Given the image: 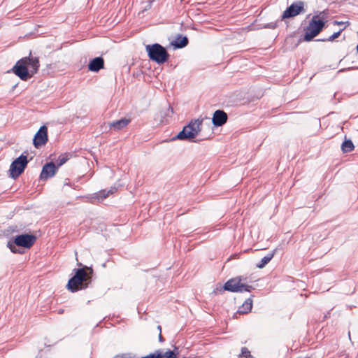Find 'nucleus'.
Returning <instances> with one entry per match:
<instances>
[{"label":"nucleus","instance_id":"f257e3e1","mask_svg":"<svg viewBox=\"0 0 358 358\" xmlns=\"http://www.w3.org/2000/svg\"><path fill=\"white\" fill-rule=\"evenodd\" d=\"M75 275L69 280L67 289L71 292L86 289L92 282L93 269L85 266L83 268L74 269Z\"/></svg>","mask_w":358,"mask_h":358},{"label":"nucleus","instance_id":"aec40b11","mask_svg":"<svg viewBox=\"0 0 358 358\" xmlns=\"http://www.w3.org/2000/svg\"><path fill=\"white\" fill-rule=\"evenodd\" d=\"M275 251L268 253L261 259L260 262L257 264V266L259 268H264L273 259Z\"/></svg>","mask_w":358,"mask_h":358},{"label":"nucleus","instance_id":"f03ea898","mask_svg":"<svg viewBox=\"0 0 358 358\" xmlns=\"http://www.w3.org/2000/svg\"><path fill=\"white\" fill-rule=\"evenodd\" d=\"M203 119L192 120L173 139L187 140L195 138L201 131Z\"/></svg>","mask_w":358,"mask_h":358},{"label":"nucleus","instance_id":"6e6552de","mask_svg":"<svg viewBox=\"0 0 358 358\" xmlns=\"http://www.w3.org/2000/svg\"><path fill=\"white\" fill-rule=\"evenodd\" d=\"M27 60L28 59L24 57L20 59L13 68L14 73L24 81H27L32 77L28 69L27 64Z\"/></svg>","mask_w":358,"mask_h":358},{"label":"nucleus","instance_id":"a211bd4d","mask_svg":"<svg viewBox=\"0 0 358 358\" xmlns=\"http://www.w3.org/2000/svg\"><path fill=\"white\" fill-rule=\"evenodd\" d=\"M117 191V188L111 187L109 189H102L96 194V198L98 199L103 200L109 195L113 194Z\"/></svg>","mask_w":358,"mask_h":358},{"label":"nucleus","instance_id":"20e7f679","mask_svg":"<svg viewBox=\"0 0 358 358\" xmlns=\"http://www.w3.org/2000/svg\"><path fill=\"white\" fill-rule=\"evenodd\" d=\"M241 280V278L239 277L230 279L226 282L223 287H219L214 289L213 292L217 294L225 290L232 292H250L252 289V287L242 283Z\"/></svg>","mask_w":358,"mask_h":358},{"label":"nucleus","instance_id":"7ed1b4c3","mask_svg":"<svg viewBox=\"0 0 358 358\" xmlns=\"http://www.w3.org/2000/svg\"><path fill=\"white\" fill-rule=\"evenodd\" d=\"M145 50L150 59L157 64H164L169 59V54L167 50L159 43L146 45Z\"/></svg>","mask_w":358,"mask_h":358},{"label":"nucleus","instance_id":"6ab92c4d","mask_svg":"<svg viewBox=\"0 0 358 358\" xmlns=\"http://www.w3.org/2000/svg\"><path fill=\"white\" fill-rule=\"evenodd\" d=\"M252 301L250 299H248L243 303L242 306L239 308L238 313H248L252 310Z\"/></svg>","mask_w":358,"mask_h":358},{"label":"nucleus","instance_id":"cd10ccee","mask_svg":"<svg viewBox=\"0 0 358 358\" xmlns=\"http://www.w3.org/2000/svg\"><path fill=\"white\" fill-rule=\"evenodd\" d=\"M157 329H158V330H159V331L161 332V331H162V327H161V326H158V327H157Z\"/></svg>","mask_w":358,"mask_h":358},{"label":"nucleus","instance_id":"1a4fd4ad","mask_svg":"<svg viewBox=\"0 0 358 358\" xmlns=\"http://www.w3.org/2000/svg\"><path fill=\"white\" fill-rule=\"evenodd\" d=\"M304 11V3L301 1L291 4L283 12L282 19L293 17Z\"/></svg>","mask_w":358,"mask_h":358},{"label":"nucleus","instance_id":"412c9836","mask_svg":"<svg viewBox=\"0 0 358 358\" xmlns=\"http://www.w3.org/2000/svg\"><path fill=\"white\" fill-rule=\"evenodd\" d=\"M355 148L354 144L351 140H345L341 145V149L343 152H350Z\"/></svg>","mask_w":358,"mask_h":358},{"label":"nucleus","instance_id":"393cba45","mask_svg":"<svg viewBox=\"0 0 358 358\" xmlns=\"http://www.w3.org/2000/svg\"><path fill=\"white\" fill-rule=\"evenodd\" d=\"M159 340L161 342H162L164 341L163 337H162L161 333H159Z\"/></svg>","mask_w":358,"mask_h":358},{"label":"nucleus","instance_id":"a878e982","mask_svg":"<svg viewBox=\"0 0 358 358\" xmlns=\"http://www.w3.org/2000/svg\"><path fill=\"white\" fill-rule=\"evenodd\" d=\"M64 309H59L57 310L58 314H62L64 313Z\"/></svg>","mask_w":358,"mask_h":358},{"label":"nucleus","instance_id":"5701e85b","mask_svg":"<svg viewBox=\"0 0 358 358\" xmlns=\"http://www.w3.org/2000/svg\"><path fill=\"white\" fill-rule=\"evenodd\" d=\"M341 31L342 30H340L337 32L334 33L331 36H329V38L327 39V41H332L335 40L336 38H337L341 35Z\"/></svg>","mask_w":358,"mask_h":358},{"label":"nucleus","instance_id":"39448f33","mask_svg":"<svg viewBox=\"0 0 358 358\" xmlns=\"http://www.w3.org/2000/svg\"><path fill=\"white\" fill-rule=\"evenodd\" d=\"M36 237L34 235L22 234L17 236L13 241L8 242V247L13 253H21L17 247L20 246L24 248H30L35 243Z\"/></svg>","mask_w":358,"mask_h":358},{"label":"nucleus","instance_id":"423d86ee","mask_svg":"<svg viewBox=\"0 0 358 358\" xmlns=\"http://www.w3.org/2000/svg\"><path fill=\"white\" fill-rule=\"evenodd\" d=\"M325 26V22L320 19V15H313L308 25L305 29L303 39L305 41H310L317 36Z\"/></svg>","mask_w":358,"mask_h":358},{"label":"nucleus","instance_id":"ddd939ff","mask_svg":"<svg viewBox=\"0 0 358 358\" xmlns=\"http://www.w3.org/2000/svg\"><path fill=\"white\" fill-rule=\"evenodd\" d=\"M24 58L27 59V64L28 66V69L31 73V76L36 74L39 69L40 63L38 57H31V53H29L28 57H25Z\"/></svg>","mask_w":358,"mask_h":358},{"label":"nucleus","instance_id":"dca6fc26","mask_svg":"<svg viewBox=\"0 0 358 358\" xmlns=\"http://www.w3.org/2000/svg\"><path fill=\"white\" fill-rule=\"evenodd\" d=\"M104 66V61L102 57H96L93 59L88 65L90 71L93 72H97L100 69H103Z\"/></svg>","mask_w":358,"mask_h":358},{"label":"nucleus","instance_id":"0eeeda50","mask_svg":"<svg viewBox=\"0 0 358 358\" xmlns=\"http://www.w3.org/2000/svg\"><path fill=\"white\" fill-rule=\"evenodd\" d=\"M27 164V157L21 155L11 163L9 169L10 176L13 179L18 178L23 173Z\"/></svg>","mask_w":358,"mask_h":358},{"label":"nucleus","instance_id":"9d476101","mask_svg":"<svg viewBox=\"0 0 358 358\" xmlns=\"http://www.w3.org/2000/svg\"><path fill=\"white\" fill-rule=\"evenodd\" d=\"M48 141V128L42 126L34 136L33 143L35 148H38L44 145Z\"/></svg>","mask_w":358,"mask_h":358},{"label":"nucleus","instance_id":"4be33fe9","mask_svg":"<svg viewBox=\"0 0 358 358\" xmlns=\"http://www.w3.org/2000/svg\"><path fill=\"white\" fill-rule=\"evenodd\" d=\"M238 358H252V356L250 354V352L245 347L242 348L241 353L239 355Z\"/></svg>","mask_w":358,"mask_h":358},{"label":"nucleus","instance_id":"9b49d317","mask_svg":"<svg viewBox=\"0 0 358 358\" xmlns=\"http://www.w3.org/2000/svg\"><path fill=\"white\" fill-rule=\"evenodd\" d=\"M57 170V167L53 162L47 163L45 164L42 169L40 178L41 180H46L49 178L54 176L56 171Z\"/></svg>","mask_w":358,"mask_h":358},{"label":"nucleus","instance_id":"bb28decb","mask_svg":"<svg viewBox=\"0 0 358 358\" xmlns=\"http://www.w3.org/2000/svg\"><path fill=\"white\" fill-rule=\"evenodd\" d=\"M334 24H338V25H341V24H343V22H338V21H335V22H334Z\"/></svg>","mask_w":358,"mask_h":358},{"label":"nucleus","instance_id":"f3484780","mask_svg":"<svg viewBox=\"0 0 358 358\" xmlns=\"http://www.w3.org/2000/svg\"><path fill=\"white\" fill-rule=\"evenodd\" d=\"M171 44L176 48H182L188 44V38L186 36L179 35Z\"/></svg>","mask_w":358,"mask_h":358},{"label":"nucleus","instance_id":"c85d7f7f","mask_svg":"<svg viewBox=\"0 0 358 358\" xmlns=\"http://www.w3.org/2000/svg\"><path fill=\"white\" fill-rule=\"evenodd\" d=\"M114 358H124V357H122V356H116V357H114Z\"/></svg>","mask_w":358,"mask_h":358},{"label":"nucleus","instance_id":"2eb2a0df","mask_svg":"<svg viewBox=\"0 0 358 358\" xmlns=\"http://www.w3.org/2000/svg\"><path fill=\"white\" fill-rule=\"evenodd\" d=\"M130 119L122 118L121 120L110 122L108 125L110 129H113L114 131H120L125 128L130 123Z\"/></svg>","mask_w":358,"mask_h":358},{"label":"nucleus","instance_id":"4468645a","mask_svg":"<svg viewBox=\"0 0 358 358\" xmlns=\"http://www.w3.org/2000/svg\"><path fill=\"white\" fill-rule=\"evenodd\" d=\"M178 353L174 351L169 350L164 353H162L159 350L155 351L154 353L150 354L142 358H177Z\"/></svg>","mask_w":358,"mask_h":358},{"label":"nucleus","instance_id":"b1692460","mask_svg":"<svg viewBox=\"0 0 358 358\" xmlns=\"http://www.w3.org/2000/svg\"><path fill=\"white\" fill-rule=\"evenodd\" d=\"M68 158L65 156H59L57 160L58 166H62L64 164Z\"/></svg>","mask_w":358,"mask_h":358},{"label":"nucleus","instance_id":"f8f14e48","mask_svg":"<svg viewBox=\"0 0 358 358\" xmlns=\"http://www.w3.org/2000/svg\"><path fill=\"white\" fill-rule=\"evenodd\" d=\"M227 114L224 110H217L213 114L212 122L215 126L221 127L227 122Z\"/></svg>","mask_w":358,"mask_h":358}]
</instances>
